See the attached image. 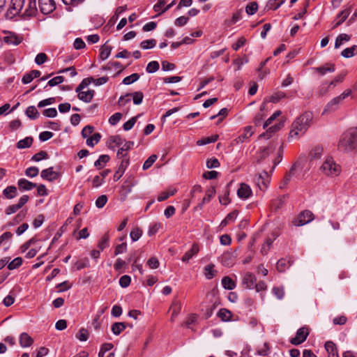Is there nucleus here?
<instances>
[{
	"instance_id": "nucleus-1",
	"label": "nucleus",
	"mask_w": 357,
	"mask_h": 357,
	"mask_svg": "<svg viewBox=\"0 0 357 357\" xmlns=\"http://www.w3.org/2000/svg\"><path fill=\"white\" fill-rule=\"evenodd\" d=\"M313 114L305 112L297 117L291 124L289 138H299L303 136L310 126Z\"/></svg>"
},
{
	"instance_id": "nucleus-2",
	"label": "nucleus",
	"mask_w": 357,
	"mask_h": 357,
	"mask_svg": "<svg viewBox=\"0 0 357 357\" xmlns=\"http://www.w3.org/2000/svg\"><path fill=\"white\" fill-rule=\"evenodd\" d=\"M357 146V132L355 130L345 132L338 143L340 151L348 153L356 149Z\"/></svg>"
},
{
	"instance_id": "nucleus-3",
	"label": "nucleus",
	"mask_w": 357,
	"mask_h": 357,
	"mask_svg": "<svg viewBox=\"0 0 357 357\" xmlns=\"http://www.w3.org/2000/svg\"><path fill=\"white\" fill-rule=\"evenodd\" d=\"M319 171L325 176L334 177L340 174L341 167L332 157L328 156L320 166Z\"/></svg>"
},
{
	"instance_id": "nucleus-4",
	"label": "nucleus",
	"mask_w": 357,
	"mask_h": 357,
	"mask_svg": "<svg viewBox=\"0 0 357 357\" xmlns=\"http://www.w3.org/2000/svg\"><path fill=\"white\" fill-rule=\"evenodd\" d=\"M351 94V89L345 90L342 93L340 96L333 98L328 104L326 105L325 109L324 110V114L326 112H332L337 110L340 106L342 104L344 100L349 97Z\"/></svg>"
},
{
	"instance_id": "nucleus-5",
	"label": "nucleus",
	"mask_w": 357,
	"mask_h": 357,
	"mask_svg": "<svg viewBox=\"0 0 357 357\" xmlns=\"http://www.w3.org/2000/svg\"><path fill=\"white\" fill-rule=\"evenodd\" d=\"M24 2L25 0H11V6L6 13V17L11 20L19 15L23 8Z\"/></svg>"
},
{
	"instance_id": "nucleus-6",
	"label": "nucleus",
	"mask_w": 357,
	"mask_h": 357,
	"mask_svg": "<svg viewBox=\"0 0 357 357\" xmlns=\"http://www.w3.org/2000/svg\"><path fill=\"white\" fill-rule=\"evenodd\" d=\"M301 165L298 161H296L295 163H294L289 172L284 176L280 188H284L288 184L291 178L296 177L297 176V172L298 170H301Z\"/></svg>"
},
{
	"instance_id": "nucleus-7",
	"label": "nucleus",
	"mask_w": 357,
	"mask_h": 357,
	"mask_svg": "<svg viewBox=\"0 0 357 357\" xmlns=\"http://www.w3.org/2000/svg\"><path fill=\"white\" fill-rule=\"evenodd\" d=\"M40 12L44 15L52 13L56 9V3L54 0H38Z\"/></svg>"
},
{
	"instance_id": "nucleus-8",
	"label": "nucleus",
	"mask_w": 357,
	"mask_h": 357,
	"mask_svg": "<svg viewBox=\"0 0 357 357\" xmlns=\"http://www.w3.org/2000/svg\"><path fill=\"white\" fill-rule=\"evenodd\" d=\"M308 335V328L302 327L297 331L296 336L291 339L290 342L294 345H298L305 341Z\"/></svg>"
},
{
	"instance_id": "nucleus-9",
	"label": "nucleus",
	"mask_w": 357,
	"mask_h": 357,
	"mask_svg": "<svg viewBox=\"0 0 357 357\" xmlns=\"http://www.w3.org/2000/svg\"><path fill=\"white\" fill-rule=\"evenodd\" d=\"M313 218V213L311 211L306 210L300 213L294 224L296 226H303L311 222Z\"/></svg>"
},
{
	"instance_id": "nucleus-10",
	"label": "nucleus",
	"mask_w": 357,
	"mask_h": 357,
	"mask_svg": "<svg viewBox=\"0 0 357 357\" xmlns=\"http://www.w3.org/2000/svg\"><path fill=\"white\" fill-rule=\"evenodd\" d=\"M252 190L250 187L245 183H242L240 184L239 188L237 190V195L240 199H246L250 197L252 195Z\"/></svg>"
},
{
	"instance_id": "nucleus-11",
	"label": "nucleus",
	"mask_w": 357,
	"mask_h": 357,
	"mask_svg": "<svg viewBox=\"0 0 357 357\" xmlns=\"http://www.w3.org/2000/svg\"><path fill=\"white\" fill-rule=\"evenodd\" d=\"M40 176L48 181H54L59 178V174L53 170V167H49L47 169L42 170Z\"/></svg>"
},
{
	"instance_id": "nucleus-12",
	"label": "nucleus",
	"mask_w": 357,
	"mask_h": 357,
	"mask_svg": "<svg viewBox=\"0 0 357 357\" xmlns=\"http://www.w3.org/2000/svg\"><path fill=\"white\" fill-rule=\"evenodd\" d=\"M335 70V64L331 63H326L321 66L314 68V72L321 75H324L328 73H333Z\"/></svg>"
},
{
	"instance_id": "nucleus-13",
	"label": "nucleus",
	"mask_w": 357,
	"mask_h": 357,
	"mask_svg": "<svg viewBox=\"0 0 357 357\" xmlns=\"http://www.w3.org/2000/svg\"><path fill=\"white\" fill-rule=\"evenodd\" d=\"M256 282L257 278L252 273H246L243 278V284L248 289H253Z\"/></svg>"
},
{
	"instance_id": "nucleus-14",
	"label": "nucleus",
	"mask_w": 357,
	"mask_h": 357,
	"mask_svg": "<svg viewBox=\"0 0 357 357\" xmlns=\"http://www.w3.org/2000/svg\"><path fill=\"white\" fill-rule=\"evenodd\" d=\"M351 12V6L341 11L337 16V19H336L337 21H336L335 25L333 26V29L337 28L341 24H342L346 20V19L348 17V16L350 15Z\"/></svg>"
},
{
	"instance_id": "nucleus-15",
	"label": "nucleus",
	"mask_w": 357,
	"mask_h": 357,
	"mask_svg": "<svg viewBox=\"0 0 357 357\" xmlns=\"http://www.w3.org/2000/svg\"><path fill=\"white\" fill-rule=\"evenodd\" d=\"M134 145V142L131 141L126 142L123 146L119 149L116 157L121 159L122 157H129L128 151H130Z\"/></svg>"
},
{
	"instance_id": "nucleus-16",
	"label": "nucleus",
	"mask_w": 357,
	"mask_h": 357,
	"mask_svg": "<svg viewBox=\"0 0 357 357\" xmlns=\"http://www.w3.org/2000/svg\"><path fill=\"white\" fill-rule=\"evenodd\" d=\"M77 93V97L78 98L84 102H90L95 94L94 90H88L86 91H84L82 90L79 91V92Z\"/></svg>"
},
{
	"instance_id": "nucleus-17",
	"label": "nucleus",
	"mask_w": 357,
	"mask_h": 357,
	"mask_svg": "<svg viewBox=\"0 0 357 357\" xmlns=\"http://www.w3.org/2000/svg\"><path fill=\"white\" fill-rule=\"evenodd\" d=\"M276 149V144L275 142H271L268 146L263 148L260 153L259 159L264 160L266 157H268L271 153H273Z\"/></svg>"
},
{
	"instance_id": "nucleus-18",
	"label": "nucleus",
	"mask_w": 357,
	"mask_h": 357,
	"mask_svg": "<svg viewBox=\"0 0 357 357\" xmlns=\"http://www.w3.org/2000/svg\"><path fill=\"white\" fill-rule=\"evenodd\" d=\"M3 41L8 45H17L22 41V38L13 33H10L8 36L3 37Z\"/></svg>"
},
{
	"instance_id": "nucleus-19",
	"label": "nucleus",
	"mask_w": 357,
	"mask_h": 357,
	"mask_svg": "<svg viewBox=\"0 0 357 357\" xmlns=\"http://www.w3.org/2000/svg\"><path fill=\"white\" fill-rule=\"evenodd\" d=\"M124 141L119 135L111 136L107 142L108 148L114 150L116 146L122 145Z\"/></svg>"
},
{
	"instance_id": "nucleus-20",
	"label": "nucleus",
	"mask_w": 357,
	"mask_h": 357,
	"mask_svg": "<svg viewBox=\"0 0 357 357\" xmlns=\"http://www.w3.org/2000/svg\"><path fill=\"white\" fill-rule=\"evenodd\" d=\"M19 342L21 347H28L33 344V340L28 333H22L20 335Z\"/></svg>"
},
{
	"instance_id": "nucleus-21",
	"label": "nucleus",
	"mask_w": 357,
	"mask_h": 357,
	"mask_svg": "<svg viewBox=\"0 0 357 357\" xmlns=\"http://www.w3.org/2000/svg\"><path fill=\"white\" fill-rule=\"evenodd\" d=\"M199 246L197 244H193L191 249L187 251L182 257L181 260L183 262H188L193 256L197 255L199 252Z\"/></svg>"
},
{
	"instance_id": "nucleus-22",
	"label": "nucleus",
	"mask_w": 357,
	"mask_h": 357,
	"mask_svg": "<svg viewBox=\"0 0 357 357\" xmlns=\"http://www.w3.org/2000/svg\"><path fill=\"white\" fill-rule=\"evenodd\" d=\"M325 349L328 353V357H339L336 345L333 342H326Z\"/></svg>"
},
{
	"instance_id": "nucleus-23",
	"label": "nucleus",
	"mask_w": 357,
	"mask_h": 357,
	"mask_svg": "<svg viewBox=\"0 0 357 357\" xmlns=\"http://www.w3.org/2000/svg\"><path fill=\"white\" fill-rule=\"evenodd\" d=\"M37 13L36 8V0H29L27 8L25 9L23 13L24 15L26 16H34Z\"/></svg>"
},
{
	"instance_id": "nucleus-24",
	"label": "nucleus",
	"mask_w": 357,
	"mask_h": 357,
	"mask_svg": "<svg viewBox=\"0 0 357 357\" xmlns=\"http://www.w3.org/2000/svg\"><path fill=\"white\" fill-rule=\"evenodd\" d=\"M324 152V148L321 146H314L309 153L310 160L321 158Z\"/></svg>"
},
{
	"instance_id": "nucleus-25",
	"label": "nucleus",
	"mask_w": 357,
	"mask_h": 357,
	"mask_svg": "<svg viewBox=\"0 0 357 357\" xmlns=\"http://www.w3.org/2000/svg\"><path fill=\"white\" fill-rule=\"evenodd\" d=\"M253 134L252 128L250 126L246 127L243 133L240 135L236 139L237 143H243L248 139Z\"/></svg>"
},
{
	"instance_id": "nucleus-26",
	"label": "nucleus",
	"mask_w": 357,
	"mask_h": 357,
	"mask_svg": "<svg viewBox=\"0 0 357 357\" xmlns=\"http://www.w3.org/2000/svg\"><path fill=\"white\" fill-rule=\"evenodd\" d=\"M18 186L20 189L22 190H31L36 187V183H32L25 178H21L18 181Z\"/></svg>"
},
{
	"instance_id": "nucleus-27",
	"label": "nucleus",
	"mask_w": 357,
	"mask_h": 357,
	"mask_svg": "<svg viewBox=\"0 0 357 357\" xmlns=\"http://www.w3.org/2000/svg\"><path fill=\"white\" fill-rule=\"evenodd\" d=\"M33 142V139L31 137H26L23 139L20 140L17 143V148L20 149H26L30 147Z\"/></svg>"
},
{
	"instance_id": "nucleus-28",
	"label": "nucleus",
	"mask_w": 357,
	"mask_h": 357,
	"mask_svg": "<svg viewBox=\"0 0 357 357\" xmlns=\"http://www.w3.org/2000/svg\"><path fill=\"white\" fill-rule=\"evenodd\" d=\"M126 328V324L124 322H116L112 325L111 330L112 333L118 335L123 332Z\"/></svg>"
},
{
	"instance_id": "nucleus-29",
	"label": "nucleus",
	"mask_w": 357,
	"mask_h": 357,
	"mask_svg": "<svg viewBox=\"0 0 357 357\" xmlns=\"http://www.w3.org/2000/svg\"><path fill=\"white\" fill-rule=\"evenodd\" d=\"M265 109V103H263L260 107V111L256 114L254 119V123L256 126H261L262 123V120L265 116V113L264 112Z\"/></svg>"
},
{
	"instance_id": "nucleus-30",
	"label": "nucleus",
	"mask_w": 357,
	"mask_h": 357,
	"mask_svg": "<svg viewBox=\"0 0 357 357\" xmlns=\"http://www.w3.org/2000/svg\"><path fill=\"white\" fill-rule=\"evenodd\" d=\"M255 181H256V184L259 187V188L262 190V191H264L267 187H268V185L269 183V180L268 178L266 180L264 176H262L261 175H259L257 176V178L255 179Z\"/></svg>"
},
{
	"instance_id": "nucleus-31",
	"label": "nucleus",
	"mask_w": 357,
	"mask_h": 357,
	"mask_svg": "<svg viewBox=\"0 0 357 357\" xmlns=\"http://www.w3.org/2000/svg\"><path fill=\"white\" fill-rule=\"evenodd\" d=\"M112 47L105 43L100 48V58L102 60L107 59L111 54Z\"/></svg>"
},
{
	"instance_id": "nucleus-32",
	"label": "nucleus",
	"mask_w": 357,
	"mask_h": 357,
	"mask_svg": "<svg viewBox=\"0 0 357 357\" xmlns=\"http://www.w3.org/2000/svg\"><path fill=\"white\" fill-rule=\"evenodd\" d=\"M222 287L228 290H232L236 287L235 282L229 277L225 276L222 280Z\"/></svg>"
},
{
	"instance_id": "nucleus-33",
	"label": "nucleus",
	"mask_w": 357,
	"mask_h": 357,
	"mask_svg": "<svg viewBox=\"0 0 357 357\" xmlns=\"http://www.w3.org/2000/svg\"><path fill=\"white\" fill-rule=\"evenodd\" d=\"M176 192V190L174 188H169L165 191L162 192L158 197V201H165L168 199L170 196L174 195Z\"/></svg>"
},
{
	"instance_id": "nucleus-34",
	"label": "nucleus",
	"mask_w": 357,
	"mask_h": 357,
	"mask_svg": "<svg viewBox=\"0 0 357 357\" xmlns=\"http://www.w3.org/2000/svg\"><path fill=\"white\" fill-rule=\"evenodd\" d=\"M356 54H357V45L346 48L341 52V55L344 58H350Z\"/></svg>"
},
{
	"instance_id": "nucleus-35",
	"label": "nucleus",
	"mask_w": 357,
	"mask_h": 357,
	"mask_svg": "<svg viewBox=\"0 0 357 357\" xmlns=\"http://www.w3.org/2000/svg\"><path fill=\"white\" fill-rule=\"evenodd\" d=\"M290 265L291 264L289 260L285 259H280L277 262L276 268L279 272H284L290 266Z\"/></svg>"
},
{
	"instance_id": "nucleus-36",
	"label": "nucleus",
	"mask_w": 357,
	"mask_h": 357,
	"mask_svg": "<svg viewBox=\"0 0 357 357\" xmlns=\"http://www.w3.org/2000/svg\"><path fill=\"white\" fill-rule=\"evenodd\" d=\"M17 188L15 186H8L3 190V195L8 199L14 198L17 194Z\"/></svg>"
},
{
	"instance_id": "nucleus-37",
	"label": "nucleus",
	"mask_w": 357,
	"mask_h": 357,
	"mask_svg": "<svg viewBox=\"0 0 357 357\" xmlns=\"http://www.w3.org/2000/svg\"><path fill=\"white\" fill-rule=\"evenodd\" d=\"M350 36L346 33L340 34L335 40V48H339L344 42H348L350 40Z\"/></svg>"
},
{
	"instance_id": "nucleus-38",
	"label": "nucleus",
	"mask_w": 357,
	"mask_h": 357,
	"mask_svg": "<svg viewBox=\"0 0 357 357\" xmlns=\"http://www.w3.org/2000/svg\"><path fill=\"white\" fill-rule=\"evenodd\" d=\"M218 135H214L211 137H204L197 142L198 146L206 145L208 144L213 143L217 141Z\"/></svg>"
},
{
	"instance_id": "nucleus-39",
	"label": "nucleus",
	"mask_w": 357,
	"mask_h": 357,
	"mask_svg": "<svg viewBox=\"0 0 357 357\" xmlns=\"http://www.w3.org/2000/svg\"><path fill=\"white\" fill-rule=\"evenodd\" d=\"M25 113L26 116L31 119H38L39 116V112H38L35 106L28 107L26 109Z\"/></svg>"
},
{
	"instance_id": "nucleus-40",
	"label": "nucleus",
	"mask_w": 357,
	"mask_h": 357,
	"mask_svg": "<svg viewBox=\"0 0 357 357\" xmlns=\"http://www.w3.org/2000/svg\"><path fill=\"white\" fill-rule=\"evenodd\" d=\"M101 135L98 132L94 133L92 136L89 137L86 139V144L93 147L96 144L98 143L100 140Z\"/></svg>"
},
{
	"instance_id": "nucleus-41",
	"label": "nucleus",
	"mask_w": 357,
	"mask_h": 357,
	"mask_svg": "<svg viewBox=\"0 0 357 357\" xmlns=\"http://www.w3.org/2000/svg\"><path fill=\"white\" fill-rule=\"evenodd\" d=\"M218 316L221 319L222 321H227L230 320L231 317V313L229 310L225 308H222L219 310Z\"/></svg>"
},
{
	"instance_id": "nucleus-42",
	"label": "nucleus",
	"mask_w": 357,
	"mask_h": 357,
	"mask_svg": "<svg viewBox=\"0 0 357 357\" xmlns=\"http://www.w3.org/2000/svg\"><path fill=\"white\" fill-rule=\"evenodd\" d=\"M131 96L132 97L133 103L135 105H139L142 103L143 98H144V94L141 91H136L134 92L132 94H127L126 96Z\"/></svg>"
},
{
	"instance_id": "nucleus-43",
	"label": "nucleus",
	"mask_w": 357,
	"mask_h": 357,
	"mask_svg": "<svg viewBox=\"0 0 357 357\" xmlns=\"http://www.w3.org/2000/svg\"><path fill=\"white\" fill-rule=\"evenodd\" d=\"M109 160L108 155H101L99 158L95 162L94 165L97 168H102Z\"/></svg>"
},
{
	"instance_id": "nucleus-44",
	"label": "nucleus",
	"mask_w": 357,
	"mask_h": 357,
	"mask_svg": "<svg viewBox=\"0 0 357 357\" xmlns=\"http://www.w3.org/2000/svg\"><path fill=\"white\" fill-rule=\"evenodd\" d=\"M120 160H121L118 169H119V172H125L126 169L130 164V157H122Z\"/></svg>"
},
{
	"instance_id": "nucleus-45",
	"label": "nucleus",
	"mask_w": 357,
	"mask_h": 357,
	"mask_svg": "<svg viewBox=\"0 0 357 357\" xmlns=\"http://www.w3.org/2000/svg\"><path fill=\"white\" fill-rule=\"evenodd\" d=\"M92 80H94V78L93 77H89L84 79L76 88L75 91L79 92V91L83 90L84 88L88 86L91 83H92Z\"/></svg>"
},
{
	"instance_id": "nucleus-46",
	"label": "nucleus",
	"mask_w": 357,
	"mask_h": 357,
	"mask_svg": "<svg viewBox=\"0 0 357 357\" xmlns=\"http://www.w3.org/2000/svg\"><path fill=\"white\" fill-rule=\"evenodd\" d=\"M89 266V259L87 258H83L79 261H77L75 265H74V268L76 269V270H81L82 268H86Z\"/></svg>"
},
{
	"instance_id": "nucleus-47",
	"label": "nucleus",
	"mask_w": 357,
	"mask_h": 357,
	"mask_svg": "<svg viewBox=\"0 0 357 357\" xmlns=\"http://www.w3.org/2000/svg\"><path fill=\"white\" fill-rule=\"evenodd\" d=\"M156 45V40L155 39L146 40L140 43V47L143 50H148L153 48Z\"/></svg>"
},
{
	"instance_id": "nucleus-48",
	"label": "nucleus",
	"mask_w": 357,
	"mask_h": 357,
	"mask_svg": "<svg viewBox=\"0 0 357 357\" xmlns=\"http://www.w3.org/2000/svg\"><path fill=\"white\" fill-rule=\"evenodd\" d=\"M271 59V57L267 58L264 61L261 62L258 68L259 71V77L260 79H263L266 75H267L269 71L267 70H264V67L266 63Z\"/></svg>"
},
{
	"instance_id": "nucleus-49",
	"label": "nucleus",
	"mask_w": 357,
	"mask_h": 357,
	"mask_svg": "<svg viewBox=\"0 0 357 357\" xmlns=\"http://www.w3.org/2000/svg\"><path fill=\"white\" fill-rule=\"evenodd\" d=\"M22 264V259L21 257H16L10 263L8 264V268L13 270L20 267Z\"/></svg>"
},
{
	"instance_id": "nucleus-50",
	"label": "nucleus",
	"mask_w": 357,
	"mask_h": 357,
	"mask_svg": "<svg viewBox=\"0 0 357 357\" xmlns=\"http://www.w3.org/2000/svg\"><path fill=\"white\" fill-rule=\"evenodd\" d=\"M24 203L25 202H19L17 204H13V205L8 206L6 210V213L7 215H10V214L15 213L17 210H19L20 208H21L23 206Z\"/></svg>"
},
{
	"instance_id": "nucleus-51",
	"label": "nucleus",
	"mask_w": 357,
	"mask_h": 357,
	"mask_svg": "<svg viewBox=\"0 0 357 357\" xmlns=\"http://www.w3.org/2000/svg\"><path fill=\"white\" fill-rule=\"evenodd\" d=\"M139 78V75L138 73H133V74L130 75V76L126 77L123 79V84H124L126 85L130 84L133 83L134 82L138 80Z\"/></svg>"
},
{
	"instance_id": "nucleus-52",
	"label": "nucleus",
	"mask_w": 357,
	"mask_h": 357,
	"mask_svg": "<svg viewBox=\"0 0 357 357\" xmlns=\"http://www.w3.org/2000/svg\"><path fill=\"white\" fill-rule=\"evenodd\" d=\"M13 236V234L10 231H6L0 236V246L3 245H7Z\"/></svg>"
},
{
	"instance_id": "nucleus-53",
	"label": "nucleus",
	"mask_w": 357,
	"mask_h": 357,
	"mask_svg": "<svg viewBox=\"0 0 357 357\" xmlns=\"http://www.w3.org/2000/svg\"><path fill=\"white\" fill-rule=\"evenodd\" d=\"M48 158V154L45 151H40L38 153L33 155L31 158V160L35 162H39L43 159Z\"/></svg>"
},
{
	"instance_id": "nucleus-54",
	"label": "nucleus",
	"mask_w": 357,
	"mask_h": 357,
	"mask_svg": "<svg viewBox=\"0 0 357 357\" xmlns=\"http://www.w3.org/2000/svg\"><path fill=\"white\" fill-rule=\"evenodd\" d=\"M159 67L158 62L153 61L148 63L146 70L149 73H153L156 72L159 69Z\"/></svg>"
},
{
	"instance_id": "nucleus-55",
	"label": "nucleus",
	"mask_w": 357,
	"mask_h": 357,
	"mask_svg": "<svg viewBox=\"0 0 357 357\" xmlns=\"http://www.w3.org/2000/svg\"><path fill=\"white\" fill-rule=\"evenodd\" d=\"M142 235V231L139 227L134 228L130 234V238L133 241H137Z\"/></svg>"
},
{
	"instance_id": "nucleus-56",
	"label": "nucleus",
	"mask_w": 357,
	"mask_h": 357,
	"mask_svg": "<svg viewBox=\"0 0 357 357\" xmlns=\"http://www.w3.org/2000/svg\"><path fill=\"white\" fill-rule=\"evenodd\" d=\"M109 239V234L107 233L105 234L98 243V248L101 250H103L105 248L108 246Z\"/></svg>"
},
{
	"instance_id": "nucleus-57",
	"label": "nucleus",
	"mask_w": 357,
	"mask_h": 357,
	"mask_svg": "<svg viewBox=\"0 0 357 357\" xmlns=\"http://www.w3.org/2000/svg\"><path fill=\"white\" fill-rule=\"evenodd\" d=\"M213 268V264H209L204 268V274L207 279H211L215 276Z\"/></svg>"
},
{
	"instance_id": "nucleus-58",
	"label": "nucleus",
	"mask_w": 357,
	"mask_h": 357,
	"mask_svg": "<svg viewBox=\"0 0 357 357\" xmlns=\"http://www.w3.org/2000/svg\"><path fill=\"white\" fill-rule=\"evenodd\" d=\"M257 9H258V5H257V2H255V1L251 2L250 3L247 5V6L245 8L246 13L248 15L255 14L257 11Z\"/></svg>"
},
{
	"instance_id": "nucleus-59",
	"label": "nucleus",
	"mask_w": 357,
	"mask_h": 357,
	"mask_svg": "<svg viewBox=\"0 0 357 357\" xmlns=\"http://www.w3.org/2000/svg\"><path fill=\"white\" fill-rule=\"evenodd\" d=\"M285 96H286V95L284 92L278 91L269 98V101L272 102H277L282 98H285Z\"/></svg>"
},
{
	"instance_id": "nucleus-60",
	"label": "nucleus",
	"mask_w": 357,
	"mask_h": 357,
	"mask_svg": "<svg viewBox=\"0 0 357 357\" xmlns=\"http://www.w3.org/2000/svg\"><path fill=\"white\" fill-rule=\"evenodd\" d=\"M131 282V278L129 275H124L121 276L119 279V284L121 287L126 288L128 287Z\"/></svg>"
},
{
	"instance_id": "nucleus-61",
	"label": "nucleus",
	"mask_w": 357,
	"mask_h": 357,
	"mask_svg": "<svg viewBox=\"0 0 357 357\" xmlns=\"http://www.w3.org/2000/svg\"><path fill=\"white\" fill-rule=\"evenodd\" d=\"M273 240L268 238L266 239L264 243L263 244L261 252L263 255H266L273 243Z\"/></svg>"
},
{
	"instance_id": "nucleus-62",
	"label": "nucleus",
	"mask_w": 357,
	"mask_h": 357,
	"mask_svg": "<svg viewBox=\"0 0 357 357\" xmlns=\"http://www.w3.org/2000/svg\"><path fill=\"white\" fill-rule=\"evenodd\" d=\"M76 337L80 341H86L89 337L88 331L85 328H81L77 333Z\"/></svg>"
},
{
	"instance_id": "nucleus-63",
	"label": "nucleus",
	"mask_w": 357,
	"mask_h": 357,
	"mask_svg": "<svg viewBox=\"0 0 357 357\" xmlns=\"http://www.w3.org/2000/svg\"><path fill=\"white\" fill-rule=\"evenodd\" d=\"M39 173V169L36 167H31L26 169L25 174L28 177H35Z\"/></svg>"
},
{
	"instance_id": "nucleus-64",
	"label": "nucleus",
	"mask_w": 357,
	"mask_h": 357,
	"mask_svg": "<svg viewBox=\"0 0 357 357\" xmlns=\"http://www.w3.org/2000/svg\"><path fill=\"white\" fill-rule=\"evenodd\" d=\"M158 157L156 155H151L144 163L143 169L146 170L151 167V165L157 160Z\"/></svg>"
}]
</instances>
